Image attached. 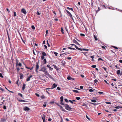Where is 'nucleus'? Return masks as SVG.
Returning a JSON list of instances; mask_svg holds the SVG:
<instances>
[{"label": "nucleus", "instance_id": "10", "mask_svg": "<svg viewBox=\"0 0 122 122\" xmlns=\"http://www.w3.org/2000/svg\"><path fill=\"white\" fill-rule=\"evenodd\" d=\"M94 2V1H92V0L91 1V6L92 8H95L96 7V6H94L93 5V2Z\"/></svg>", "mask_w": 122, "mask_h": 122}, {"label": "nucleus", "instance_id": "44", "mask_svg": "<svg viewBox=\"0 0 122 122\" xmlns=\"http://www.w3.org/2000/svg\"><path fill=\"white\" fill-rule=\"evenodd\" d=\"M64 100L66 102H68V100L67 99H64Z\"/></svg>", "mask_w": 122, "mask_h": 122}, {"label": "nucleus", "instance_id": "49", "mask_svg": "<svg viewBox=\"0 0 122 122\" xmlns=\"http://www.w3.org/2000/svg\"><path fill=\"white\" fill-rule=\"evenodd\" d=\"M98 93L100 94H103V92H99Z\"/></svg>", "mask_w": 122, "mask_h": 122}, {"label": "nucleus", "instance_id": "64", "mask_svg": "<svg viewBox=\"0 0 122 122\" xmlns=\"http://www.w3.org/2000/svg\"><path fill=\"white\" fill-rule=\"evenodd\" d=\"M81 76L82 77V78H83L84 77V76L83 75H81Z\"/></svg>", "mask_w": 122, "mask_h": 122}, {"label": "nucleus", "instance_id": "41", "mask_svg": "<svg viewBox=\"0 0 122 122\" xmlns=\"http://www.w3.org/2000/svg\"><path fill=\"white\" fill-rule=\"evenodd\" d=\"M45 57L44 56H41V59L42 60H43L45 58H44Z\"/></svg>", "mask_w": 122, "mask_h": 122}, {"label": "nucleus", "instance_id": "48", "mask_svg": "<svg viewBox=\"0 0 122 122\" xmlns=\"http://www.w3.org/2000/svg\"><path fill=\"white\" fill-rule=\"evenodd\" d=\"M69 101L72 104H73V102L71 100H69Z\"/></svg>", "mask_w": 122, "mask_h": 122}, {"label": "nucleus", "instance_id": "14", "mask_svg": "<svg viewBox=\"0 0 122 122\" xmlns=\"http://www.w3.org/2000/svg\"><path fill=\"white\" fill-rule=\"evenodd\" d=\"M6 119H1L0 122H4L6 121Z\"/></svg>", "mask_w": 122, "mask_h": 122}, {"label": "nucleus", "instance_id": "56", "mask_svg": "<svg viewBox=\"0 0 122 122\" xmlns=\"http://www.w3.org/2000/svg\"><path fill=\"white\" fill-rule=\"evenodd\" d=\"M55 103V102L54 101H52L51 102H50V103H51L52 104H54Z\"/></svg>", "mask_w": 122, "mask_h": 122}, {"label": "nucleus", "instance_id": "11", "mask_svg": "<svg viewBox=\"0 0 122 122\" xmlns=\"http://www.w3.org/2000/svg\"><path fill=\"white\" fill-rule=\"evenodd\" d=\"M59 107H60L61 109V110L62 111H63L66 112V111L65 110V109H63V107L61 106H59Z\"/></svg>", "mask_w": 122, "mask_h": 122}, {"label": "nucleus", "instance_id": "27", "mask_svg": "<svg viewBox=\"0 0 122 122\" xmlns=\"http://www.w3.org/2000/svg\"><path fill=\"white\" fill-rule=\"evenodd\" d=\"M53 66H54V68L56 69V70H57L58 69V68L57 67V66L56 65H53Z\"/></svg>", "mask_w": 122, "mask_h": 122}, {"label": "nucleus", "instance_id": "18", "mask_svg": "<svg viewBox=\"0 0 122 122\" xmlns=\"http://www.w3.org/2000/svg\"><path fill=\"white\" fill-rule=\"evenodd\" d=\"M42 117L43 121H44L45 120V115H43Z\"/></svg>", "mask_w": 122, "mask_h": 122}, {"label": "nucleus", "instance_id": "37", "mask_svg": "<svg viewBox=\"0 0 122 122\" xmlns=\"http://www.w3.org/2000/svg\"><path fill=\"white\" fill-rule=\"evenodd\" d=\"M76 100H79L80 99V98L79 97H76Z\"/></svg>", "mask_w": 122, "mask_h": 122}, {"label": "nucleus", "instance_id": "35", "mask_svg": "<svg viewBox=\"0 0 122 122\" xmlns=\"http://www.w3.org/2000/svg\"><path fill=\"white\" fill-rule=\"evenodd\" d=\"M103 68L104 69V70L106 72H107V69L105 67H103Z\"/></svg>", "mask_w": 122, "mask_h": 122}, {"label": "nucleus", "instance_id": "53", "mask_svg": "<svg viewBox=\"0 0 122 122\" xmlns=\"http://www.w3.org/2000/svg\"><path fill=\"white\" fill-rule=\"evenodd\" d=\"M119 107H120L117 106L115 107V108L117 109H119Z\"/></svg>", "mask_w": 122, "mask_h": 122}, {"label": "nucleus", "instance_id": "57", "mask_svg": "<svg viewBox=\"0 0 122 122\" xmlns=\"http://www.w3.org/2000/svg\"><path fill=\"white\" fill-rule=\"evenodd\" d=\"M51 120H52V119L51 118H50L49 119H48V121L49 122H50V121H51Z\"/></svg>", "mask_w": 122, "mask_h": 122}, {"label": "nucleus", "instance_id": "51", "mask_svg": "<svg viewBox=\"0 0 122 122\" xmlns=\"http://www.w3.org/2000/svg\"><path fill=\"white\" fill-rule=\"evenodd\" d=\"M89 91L90 92H93V90L92 89H90L89 90Z\"/></svg>", "mask_w": 122, "mask_h": 122}, {"label": "nucleus", "instance_id": "4", "mask_svg": "<svg viewBox=\"0 0 122 122\" xmlns=\"http://www.w3.org/2000/svg\"><path fill=\"white\" fill-rule=\"evenodd\" d=\"M57 86V85L55 83H54L52 86L51 89H52L56 88Z\"/></svg>", "mask_w": 122, "mask_h": 122}, {"label": "nucleus", "instance_id": "34", "mask_svg": "<svg viewBox=\"0 0 122 122\" xmlns=\"http://www.w3.org/2000/svg\"><path fill=\"white\" fill-rule=\"evenodd\" d=\"M91 67L93 68H95L96 67V65H92Z\"/></svg>", "mask_w": 122, "mask_h": 122}, {"label": "nucleus", "instance_id": "17", "mask_svg": "<svg viewBox=\"0 0 122 122\" xmlns=\"http://www.w3.org/2000/svg\"><path fill=\"white\" fill-rule=\"evenodd\" d=\"M46 59H43V64H45L46 63Z\"/></svg>", "mask_w": 122, "mask_h": 122}, {"label": "nucleus", "instance_id": "28", "mask_svg": "<svg viewBox=\"0 0 122 122\" xmlns=\"http://www.w3.org/2000/svg\"><path fill=\"white\" fill-rule=\"evenodd\" d=\"M23 76V75L22 74V75H20V79H22Z\"/></svg>", "mask_w": 122, "mask_h": 122}, {"label": "nucleus", "instance_id": "32", "mask_svg": "<svg viewBox=\"0 0 122 122\" xmlns=\"http://www.w3.org/2000/svg\"><path fill=\"white\" fill-rule=\"evenodd\" d=\"M67 79L68 80H71V77L70 76H68L67 78Z\"/></svg>", "mask_w": 122, "mask_h": 122}, {"label": "nucleus", "instance_id": "7", "mask_svg": "<svg viewBox=\"0 0 122 122\" xmlns=\"http://www.w3.org/2000/svg\"><path fill=\"white\" fill-rule=\"evenodd\" d=\"M46 71V69L44 67L42 68L41 70H39V71H41L44 72H45Z\"/></svg>", "mask_w": 122, "mask_h": 122}, {"label": "nucleus", "instance_id": "38", "mask_svg": "<svg viewBox=\"0 0 122 122\" xmlns=\"http://www.w3.org/2000/svg\"><path fill=\"white\" fill-rule=\"evenodd\" d=\"M100 10V8L99 7H98V9L97 10H96V13H97V12L99 11Z\"/></svg>", "mask_w": 122, "mask_h": 122}, {"label": "nucleus", "instance_id": "33", "mask_svg": "<svg viewBox=\"0 0 122 122\" xmlns=\"http://www.w3.org/2000/svg\"><path fill=\"white\" fill-rule=\"evenodd\" d=\"M91 101L93 102H97V101L96 100H91Z\"/></svg>", "mask_w": 122, "mask_h": 122}, {"label": "nucleus", "instance_id": "52", "mask_svg": "<svg viewBox=\"0 0 122 122\" xmlns=\"http://www.w3.org/2000/svg\"><path fill=\"white\" fill-rule=\"evenodd\" d=\"M86 117L88 119L90 120V118L88 117V116L87 115H86Z\"/></svg>", "mask_w": 122, "mask_h": 122}, {"label": "nucleus", "instance_id": "46", "mask_svg": "<svg viewBox=\"0 0 122 122\" xmlns=\"http://www.w3.org/2000/svg\"><path fill=\"white\" fill-rule=\"evenodd\" d=\"M0 77L1 78H3V77L1 73H0Z\"/></svg>", "mask_w": 122, "mask_h": 122}, {"label": "nucleus", "instance_id": "23", "mask_svg": "<svg viewBox=\"0 0 122 122\" xmlns=\"http://www.w3.org/2000/svg\"><path fill=\"white\" fill-rule=\"evenodd\" d=\"M94 37L95 38V39L96 41H97L98 39L97 37V36L95 35H94Z\"/></svg>", "mask_w": 122, "mask_h": 122}, {"label": "nucleus", "instance_id": "58", "mask_svg": "<svg viewBox=\"0 0 122 122\" xmlns=\"http://www.w3.org/2000/svg\"><path fill=\"white\" fill-rule=\"evenodd\" d=\"M106 103L107 104H111V103L110 102H106Z\"/></svg>", "mask_w": 122, "mask_h": 122}, {"label": "nucleus", "instance_id": "19", "mask_svg": "<svg viewBox=\"0 0 122 122\" xmlns=\"http://www.w3.org/2000/svg\"><path fill=\"white\" fill-rule=\"evenodd\" d=\"M121 71L120 70H118L117 71V74L118 75H120V74Z\"/></svg>", "mask_w": 122, "mask_h": 122}, {"label": "nucleus", "instance_id": "16", "mask_svg": "<svg viewBox=\"0 0 122 122\" xmlns=\"http://www.w3.org/2000/svg\"><path fill=\"white\" fill-rule=\"evenodd\" d=\"M18 50H17L16 51L17 53H19L20 52V48L18 47Z\"/></svg>", "mask_w": 122, "mask_h": 122}, {"label": "nucleus", "instance_id": "62", "mask_svg": "<svg viewBox=\"0 0 122 122\" xmlns=\"http://www.w3.org/2000/svg\"><path fill=\"white\" fill-rule=\"evenodd\" d=\"M80 88L81 89H83V87L82 86H80Z\"/></svg>", "mask_w": 122, "mask_h": 122}, {"label": "nucleus", "instance_id": "30", "mask_svg": "<svg viewBox=\"0 0 122 122\" xmlns=\"http://www.w3.org/2000/svg\"><path fill=\"white\" fill-rule=\"evenodd\" d=\"M45 97V96L44 95H42L41 97V99H44Z\"/></svg>", "mask_w": 122, "mask_h": 122}, {"label": "nucleus", "instance_id": "45", "mask_svg": "<svg viewBox=\"0 0 122 122\" xmlns=\"http://www.w3.org/2000/svg\"><path fill=\"white\" fill-rule=\"evenodd\" d=\"M35 95L37 96L38 97H40V95H39V94H38L37 93H36Z\"/></svg>", "mask_w": 122, "mask_h": 122}, {"label": "nucleus", "instance_id": "3", "mask_svg": "<svg viewBox=\"0 0 122 122\" xmlns=\"http://www.w3.org/2000/svg\"><path fill=\"white\" fill-rule=\"evenodd\" d=\"M39 68V66L38 65V64L37 62H36V71L37 73H38V71Z\"/></svg>", "mask_w": 122, "mask_h": 122}, {"label": "nucleus", "instance_id": "21", "mask_svg": "<svg viewBox=\"0 0 122 122\" xmlns=\"http://www.w3.org/2000/svg\"><path fill=\"white\" fill-rule=\"evenodd\" d=\"M25 67L26 68L30 69V70H32V69H33V67H32L31 68H30V67H27L26 66H25Z\"/></svg>", "mask_w": 122, "mask_h": 122}, {"label": "nucleus", "instance_id": "59", "mask_svg": "<svg viewBox=\"0 0 122 122\" xmlns=\"http://www.w3.org/2000/svg\"><path fill=\"white\" fill-rule=\"evenodd\" d=\"M49 69L50 70H52L53 69V68H51V67H49Z\"/></svg>", "mask_w": 122, "mask_h": 122}, {"label": "nucleus", "instance_id": "1", "mask_svg": "<svg viewBox=\"0 0 122 122\" xmlns=\"http://www.w3.org/2000/svg\"><path fill=\"white\" fill-rule=\"evenodd\" d=\"M64 106L65 107V109L66 110L69 111H71L72 109V108L70 107L68 105L66 104H64Z\"/></svg>", "mask_w": 122, "mask_h": 122}, {"label": "nucleus", "instance_id": "6", "mask_svg": "<svg viewBox=\"0 0 122 122\" xmlns=\"http://www.w3.org/2000/svg\"><path fill=\"white\" fill-rule=\"evenodd\" d=\"M23 110L24 111H29L30 110V109L28 107H25L23 108Z\"/></svg>", "mask_w": 122, "mask_h": 122}, {"label": "nucleus", "instance_id": "12", "mask_svg": "<svg viewBox=\"0 0 122 122\" xmlns=\"http://www.w3.org/2000/svg\"><path fill=\"white\" fill-rule=\"evenodd\" d=\"M44 72H45V74L46 75L48 76L49 77H50V76H51L49 75V73L46 70V71Z\"/></svg>", "mask_w": 122, "mask_h": 122}, {"label": "nucleus", "instance_id": "25", "mask_svg": "<svg viewBox=\"0 0 122 122\" xmlns=\"http://www.w3.org/2000/svg\"><path fill=\"white\" fill-rule=\"evenodd\" d=\"M67 9H68L70 10H71L73 11V8H69V7H67Z\"/></svg>", "mask_w": 122, "mask_h": 122}, {"label": "nucleus", "instance_id": "39", "mask_svg": "<svg viewBox=\"0 0 122 122\" xmlns=\"http://www.w3.org/2000/svg\"><path fill=\"white\" fill-rule=\"evenodd\" d=\"M54 54L55 55L57 56L58 53L56 52H54Z\"/></svg>", "mask_w": 122, "mask_h": 122}, {"label": "nucleus", "instance_id": "50", "mask_svg": "<svg viewBox=\"0 0 122 122\" xmlns=\"http://www.w3.org/2000/svg\"><path fill=\"white\" fill-rule=\"evenodd\" d=\"M3 108L4 109H6V106H5V105H4L3 106Z\"/></svg>", "mask_w": 122, "mask_h": 122}, {"label": "nucleus", "instance_id": "15", "mask_svg": "<svg viewBox=\"0 0 122 122\" xmlns=\"http://www.w3.org/2000/svg\"><path fill=\"white\" fill-rule=\"evenodd\" d=\"M73 43H75L76 44L78 42L75 39L73 40Z\"/></svg>", "mask_w": 122, "mask_h": 122}, {"label": "nucleus", "instance_id": "63", "mask_svg": "<svg viewBox=\"0 0 122 122\" xmlns=\"http://www.w3.org/2000/svg\"><path fill=\"white\" fill-rule=\"evenodd\" d=\"M0 90L2 91H4V89L1 87L0 88Z\"/></svg>", "mask_w": 122, "mask_h": 122}, {"label": "nucleus", "instance_id": "43", "mask_svg": "<svg viewBox=\"0 0 122 122\" xmlns=\"http://www.w3.org/2000/svg\"><path fill=\"white\" fill-rule=\"evenodd\" d=\"M80 35L81 36H85V35L84 34H82V33H81L80 34Z\"/></svg>", "mask_w": 122, "mask_h": 122}, {"label": "nucleus", "instance_id": "47", "mask_svg": "<svg viewBox=\"0 0 122 122\" xmlns=\"http://www.w3.org/2000/svg\"><path fill=\"white\" fill-rule=\"evenodd\" d=\"M36 14L38 15H40L41 14V13H40L39 12L37 11V12Z\"/></svg>", "mask_w": 122, "mask_h": 122}, {"label": "nucleus", "instance_id": "2", "mask_svg": "<svg viewBox=\"0 0 122 122\" xmlns=\"http://www.w3.org/2000/svg\"><path fill=\"white\" fill-rule=\"evenodd\" d=\"M60 99H61V101H61V102L60 103V104L61 105H64V104L62 102L63 101V96H61L60 97Z\"/></svg>", "mask_w": 122, "mask_h": 122}, {"label": "nucleus", "instance_id": "40", "mask_svg": "<svg viewBox=\"0 0 122 122\" xmlns=\"http://www.w3.org/2000/svg\"><path fill=\"white\" fill-rule=\"evenodd\" d=\"M19 101L20 102H26V101L24 100H19Z\"/></svg>", "mask_w": 122, "mask_h": 122}, {"label": "nucleus", "instance_id": "36", "mask_svg": "<svg viewBox=\"0 0 122 122\" xmlns=\"http://www.w3.org/2000/svg\"><path fill=\"white\" fill-rule=\"evenodd\" d=\"M98 82V81L96 79H95L94 81V83L97 82Z\"/></svg>", "mask_w": 122, "mask_h": 122}, {"label": "nucleus", "instance_id": "60", "mask_svg": "<svg viewBox=\"0 0 122 122\" xmlns=\"http://www.w3.org/2000/svg\"><path fill=\"white\" fill-rule=\"evenodd\" d=\"M75 48L77 49L78 50L79 48L76 45L75 46Z\"/></svg>", "mask_w": 122, "mask_h": 122}, {"label": "nucleus", "instance_id": "20", "mask_svg": "<svg viewBox=\"0 0 122 122\" xmlns=\"http://www.w3.org/2000/svg\"><path fill=\"white\" fill-rule=\"evenodd\" d=\"M72 91L74 92H76V93H79V92L77 90H72Z\"/></svg>", "mask_w": 122, "mask_h": 122}, {"label": "nucleus", "instance_id": "42", "mask_svg": "<svg viewBox=\"0 0 122 122\" xmlns=\"http://www.w3.org/2000/svg\"><path fill=\"white\" fill-rule=\"evenodd\" d=\"M90 57L92 58V61H93V58H94V56H91Z\"/></svg>", "mask_w": 122, "mask_h": 122}, {"label": "nucleus", "instance_id": "61", "mask_svg": "<svg viewBox=\"0 0 122 122\" xmlns=\"http://www.w3.org/2000/svg\"><path fill=\"white\" fill-rule=\"evenodd\" d=\"M113 47H114L115 49H118V48L117 47L115 46H113Z\"/></svg>", "mask_w": 122, "mask_h": 122}, {"label": "nucleus", "instance_id": "54", "mask_svg": "<svg viewBox=\"0 0 122 122\" xmlns=\"http://www.w3.org/2000/svg\"><path fill=\"white\" fill-rule=\"evenodd\" d=\"M66 11L67 12V13L68 14L70 13L67 10H66Z\"/></svg>", "mask_w": 122, "mask_h": 122}, {"label": "nucleus", "instance_id": "8", "mask_svg": "<svg viewBox=\"0 0 122 122\" xmlns=\"http://www.w3.org/2000/svg\"><path fill=\"white\" fill-rule=\"evenodd\" d=\"M16 65L17 66H21L22 65L20 63H18L17 60H16Z\"/></svg>", "mask_w": 122, "mask_h": 122}, {"label": "nucleus", "instance_id": "29", "mask_svg": "<svg viewBox=\"0 0 122 122\" xmlns=\"http://www.w3.org/2000/svg\"><path fill=\"white\" fill-rule=\"evenodd\" d=\"M18 95L20 96L21 97H22V95L20 93H18Z\"/></svg>", "mask_w": 122, "mask_h": 122}, {"label": "nucleus", "instance_id": "55", "mask_svg": "<svg viewBox=\"0 0 122 122\" xmlns=\"http://www.w3.org/2000/svg\"><path fill=\"white\" fill-rule=\"evenodd\" d=\"M57 89L58 90H61L60 88L59 87H57Z\"/></svg>", "mask_w": 122, "mask_h": 122}, {"label": "nucleus", "instance_id": "31", "mask_svg": "<svg viewBox=\"0 0 122 122\" xmlns=\"http://www.w3.org/2000/svg\"><path fill=\"white\" fill-rule=\"evenodd\" d=\"M31 28L33 30H35V27L34 25H32L31 27Z\"/></svg>", "mask_w": 122, "mask_h": 122}, {"label": "nucleus", "instance_id": "9", "mask_svg": "<svg viewBox=\"0 0 122 122\" xmlns=\"http://www.w3.org/2000/svg\"><path fill=\"white\" fill-rule=\"evenodd\" d=\"M32 77V75H31L28 78H27L26 79V81H28L30 80V78Z\"/></svg>", "mask_w": 122, "mask_h": 122}, {"label": "nucleus", "instance_id": "24", "mask_svg": "<svg viewBox=\"0 0 122 122\" xmlns=\"http://www.w3.org/2000/svg\"><path fill=\"white\" fill-rule=\"evenodd\" d=\"M61 32L62 33V34H64V32H63V29L62 28H61Z\"/></svg>", "mask_w": 122, "mask_h": 122}, {"label": "nucleus", "instance_id": "26", "mask_svg": "<svg viewBox=\"0 0 122 122\" xmlns=\"http://www.w3.org/2000/svg\"><path fill=\"white\" fill-rule=\"evenodd\" d=\"M68 49H71V50H75V48L71 47H68Z\"/></svg>", "mask_w": 122, "mask_h": 122}, {"label": "nucleus", "instance_id": "22", "mask_svg": "<svg viewBox=\"0 0 122 122\" xmlns=\"http://www.w3.org/2000/svg\"><path fill=\"white\" fill-rule=\"evenodd\" d=\"M25 84H23V86L22 87V90H24V89L25 88Z\"/></svg>", "mask_w": 122, "mask_h": 122}, {"label": "nucleus", "instance_id": "13", "mask_svg": "<svg viewBox=\"0 0 122 122\" xmlns=\"http://www.w3.org/2000/svg\"><path fill=\"white\" fill-rule=\"evenodd\" d=\"M42 56H46V53L44 51L42 52Z\"/></svg>", "mask_w": 122, "mask_h": 122}, {"label": "nucleus", "instance_id": "5", "mask_svg": "<svg viewBox=\"0 0 122 122\" xmlns=\"http://www.w3.org/2000/svg\"><path fill=\"white\" fill-rule=\"evenodd\" d=\"M21 11L25 14H26V10L24 8H22L21 9Z\"/></svg>", "mask_w": 122, "mask_h": 122}]
</instances>
